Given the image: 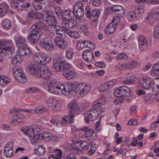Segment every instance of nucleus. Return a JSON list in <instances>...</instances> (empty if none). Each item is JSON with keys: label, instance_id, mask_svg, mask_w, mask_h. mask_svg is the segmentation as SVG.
<instances>
[{"label": "nucleus", "instance_id": "69168bd1", "mask_svg": "<svg viewBox=\"0 0 159 159\" xmlns=\"http://www.w3.org/2000/svg\"><path fill=\"white\" fill-rule=\"evenodd\" d=\"M14 142V139H11L6 144L5 148L13 149Z\"/></svg>", "mask_w": 159, "mask_h": 159}, {"label": "nucleus", "instance_id": "393cba45", "mask_svg": "<svg viewBox=\"0 0 159 159\" xmlns=\"http://www.w3.org/2000/svg\"><path fill=\"white\" fill-rule=\"evenodd\" d=\"M116 28V25L111 23L106 27L105 32L108 35H110L114 32Z\"/></svg>", "mask_w": 159, "mask_h": 159}, {"label": "nucleus", "instance_id": "338daca9", "mask_svg": "<svg viewBox=\"0 0 159 159\" xmlns=\"http://www.w3.org/2000/svg\"><path fill=\"white\" fill-rule=\"evenodd\" d=\"M139 48L141 50L145 51L147 49L148 44L147 42L139 44Z\"/></svg>", "mask_w": 159, "mask_h": 159}, {"label": "nucleus", "instance_id": "4468645a", "mask_svg": "<svg viewBox=\"0 0 159 159\" xmlns=\"http://www.w3.org/2000/svg\"><path fill=\"white\" fill-rule=\"evenodd\" d=\"M84 7L81 4L79 6H76L73 7L74 16L77 20H80L82 18L84 15Z\"/></svg>", "mask_w": 159, "mask_h": 159}, {"label": "nucleus", "instance_id": "7ed1b4c3", "mask_svg": "<svg viewBox=\"0 0 159 159\" xmlns=\"http://www.w3.org/2000/svg\"><path fill=\"white\" fill-rule=\"evenodd\" d=\"M12 72L16 80L21 83H24L27 81L26 76L24 74L22 69L20 67L14 66Z\"/></svg>", "mask_w": 159, "mask_h": 159}, {"label": "nucleus", "instance_id": "423d86ee", "mask_svg": "<svg viewBox=\"0 0 159 159\" xmlns=\"http://www.w3.org/2000/svg\"><path fill=\"white\" fill-rule=\"evenodd\" d=\"M52 76L51 72L49 69L46 67L41 70L39 78L43 79V83H48L53 79L51 77Z\"/></svg>", "mask_w": 159, "mask_h": 159}, {"label": "nucleus", "instance_id": "e2e57ef3", "mask_svg": "<svg viewBox=\"0 0 159 159\" xmlns=\"http://www.w3.org/2000/svg\"><path fill=\"white\" fill-rule=\"evenodd\" d=\"M23 1L19 0L16 9L18 10H22L24 9Z\"/></svg>", "mask_w": 159, "mask_h": 159}, {"label": "nucleus", "instance_id": "39448f33", "mask_svg": "<svg viewBox=\"0 0 159 159\" xmlns=\"http://www.w3.org/2000/svg\"><path fill=\"white\" fill-rule=\"evenodd\" d=\"M44 84H48V90L51 93L58 94L60 93L61 89L64 88L63 86L61 85V84H56V80L54 79L50 81L49 83Z\"/></svg>", "mask_w": 159, "mask_h": 159}, {"label": "nucleus", "instance_id": "e433bc0d", "mask_svg": "<svg viewBox=\"0 0 159 159\" xmlns=\"http://www.w3.org/2000/svg\"><path fill=\"white\" fill-rule=\"evenodd\" d=\"M2 25L3 28L6 30L10 29L11 26V22L8 19H4L2 21Z\"/></svg>", "mask_w": 159, "mask_h": 159}, {"label": "nucleus", "instance_id": "2eb2a0df", "mask_svg": "<svg viewBox=\"0 0 159 159\" xmlns=\"http://www.w3.org/2000/svg\"><path fill=\"white\" fill-rule=\"evenodd\" d=\"M65 62V60L62 57H57L53 61V67L54 70L57 71H61L62 64Z\"/></svg>", "mask_w": 159, "mask_h": 159}, {"label": "nucleus", "instance_id": "a878e982", "mask_svg": "<svg viewBox=\"0 0 159 159\" xmlns=\"http://www.w3.org/2000/svg\"><path fill=\"white\" fill-rule=\"evenodd\" d=\"M114 14H117V15L121 18L124 16V10L123 8L120 6L115 5V8Z\"/></svg>", "mask_w": 159, "mask_h": 159}, {"label": "nucleus", "instance_id": "ea45409f", "mask_svg": "<svg viewBox=\"0 0 159 159\" xmlns=\"http://www.w3.org/2000/svg\"><path fill=\"white\" fill-rule=\"evenodd\" d=\"M40 15V13L38 11L36 12L29 11L28 13V17L33 19H39V16Z\"/></svg>", "mask_w": 159, "mask_h": 159}, {"label": "nucleus", "instance_id": "473e14b6", "mask_svg": "<svg viewBox=\"0 0 159 159\" xmlns=\"http://www.w3.org/2000/svg\"><path fill=\"white\" fill-rule=\"evenodd\" d=\"M137 80L138 79L137 78L134 76H133L126 78V79L123 81V84H135Z\"/></svg>", "mask_w": 159, "mask_h": 159}, {"label": "nucleus", "instance_id": "2f4dec72", "mask_svg": "<svg viewBox=\"0 0 159 159\" xmlns=\"http://www.w3.org/2000/svg\"><path fill=\"white\" fill-rule=\"evenodd\" d=\"M151 83L150 84V87H151L154 90L157 88L159 89V78L150 79Z\"/></svg>", "mask_w": 159, "mask_h": 159}, {"label": "nucleus", "instance_id": "0eeeda50", "mask_svg": "<svg viewBox=\"0 0 159 159\" xmlns=\"http://www.w3.org/2000/svg\"><path fill=\"white\" fill-rule=\"evenodd\" d=\"M130 89L125 86H120L115 90L114 93L116 96L119 98L124 96L129 97L130 96Z\"/></svg>", "mask_w": 159, "mask_h": 159}, {"label": "nucleus", "instance_id": "6ab92c4d", "mask_svg": "<svg viewBox=\"0 0 159 159\" xmlns=\"http://www.w3.org/2000/svg\"><path fill=\"white\" fill-rule=\"evenodd\" d=\"M30 28L32 29L34 28V30L42 32L40 29L45 30L46 28V25L43 22H39L32 25Z\"/></svg>", "mask_w": 159, "mask_h": 159}, {"label": "nucleus", "instance_id": "864d4df0", "mask_svg": "<svg viewBox=\"0 0 159 159\" xmlns=\"http://www.w3.org/2000/svg\"><path fill=\"white\" fill-rule=\"evenodd\" d=\"M74 54V50L72 48H69L66 51V57L68 59H71L72 57Z\"/></svg>", "mask_w": 159, "mask_h": 159}, {"label": "nucleus", "instance_id": "9d476101", "mask_svg": "<svg viewBox=\"0 0 159 159\" xmlns=\"http://www.w3.org/2000/svg\"><path fill=\"white\" fill-rule=\"evenodd\" d=\"M39 44L42 48L47 49L49 51L54 49L51 41L46 37H43L40 40Z\"/></svg>", "mask_w": 159, "mask_h": 159}, {"label": "nucleus", "instance_id": "412c9836", "mask_svg": "<svg viewBox=\"0 0 159 159\" xmlns=\"http://www.w3.org/2000/svg\"><path fill=\"white\" fill-rule=\"evenodd\" d=\"M65 26L68 28H72L75 27L77 25V21L71 19H67L63 22Z\"/></svg>", "mask_w": 159, "mask_h": 159}, {"label": "nucleus", "instance_id": "cd10ccee", "mask_svg": "<svg viewBox=\"0 0 159 159\" xmlns=\"http://www.w3.org/2000/svg\"><path fill=\"white\" fill-rule=\"evenodd\" d=\"M61 15L64 22L67 19H70V18L74 16V13L72 11H65Z\"/></svg>", "mask_w": 159, "mask_h": 159}, {"label": "nucleus", "instance_id": "9b49d317", "mask_svg": "<svg viewBox=\"0 0 159 159\" xmlns=\"http://www.w3.org/2000/svg\"><path fill=\"white\" fill-rule=\"evenodd\" d=\"M49 0H33L32 5L34 8L39 10L44 9L46 7V3Z\"/></svg>", "mask_w": 159, "mask_h": 159}, {"label": "nucleus", "instance_id": "4be33fe9", "mask_svg": "<svg viewBox=\"0 0 159 159\" xmlns=\"http://www.w3.org/2000/svg\"><path fill=\"white\" fill-rule=\"evenodd\" d=\"M46 102L48 105L51 107H60V106L59 103L57 101L52 98H48L46 101Z\"/></svg>", "mask_w": 159, "mask_h": 159}, {"label": "nucleus", "instance_id": "72a5a7b5", "mask_svg": "<svg viewBox=\"0 0 159 159\" xmlns=\"http://www.w3.org/2000/svg\"><path fill=\"white\" fill-rule=\"evenodd\" d=\"M22 131L24 134L27 135L30 137H32L34 136L32 129L30 127H24L22 129Z\"/></svg>", "mask_w": 159, "mask_h": 159}, {"label": "nucleus", "instance_id": "c756f323", "mask_svg": "<svg viewBox=\"0 0 159 159\" xmlns=\"http://www.w3.org/2000/svg\"><path fill=\"white\" fill-rule=\"evenodd\" d=\"M63 75L67 80H70L75 76V73L73 70H70L66 72H63Z\"/></svg>", "mask_w": 159, "mask_h": 159}, {"label": "nucleus", "instance_id": "dca6fc26", "mask_svg": "<svg viewBox=\"0 0 159 159\" xmlns=\"http://www.w3.org/2000/svg\"><path fill=\"white\" fill-rule=\"evenodd\" d=\"M116 83V81L113 80L103 84L100 86L99 91L100 92H103L108 90L112 87Z\"/></svg>", "mask_w": 159, "mask_h": 159}, {"label": "nucleus", "instance_id": "a18cd8bd", "mask_svg": "<svg viewBox=\"0 0 159 159\" xmlns=\"http://www.w3.org/2000/svg\"><path fill=\"white\" fill-rule=\"evenodd\" d=\"M0 81V84L2 85H5L9 83V79L6 76L1 75Z\"/></svg>", "mask_w": 159, "mask_h": 159}, {"label": "nucleus", "instance_id": "c85d7f7f", "mask_svg": "<svg viewBox=\"0 0 159 159\" xmlns=\"http://www.w3.org/2000/svg\"><path fill=\"white\" fill-rule=\"evenodd\" d=\"M91 89V85L89 84H84L83 85L82 90L80 91V95L83 96L88 93Z\"/></svg>", "mask_w": 159, "mask_h": 159}, {"label": "nucleus", "instance_id": "1a4fd4ad", "mask_svg": "<svg viewBox=\"0 0 159 159\" xmlns=\"http://www.w3.org/2000/svg\"><path fill=\"white\" fill-rule=\"evenodd\" d=\"M78 129V131L82 130L85 131L84 134L86 139L89 141H93L97 137V132L94 131L88 127H84Z\"/></svg>", "mask_w": 159, "mask_h": 159}, {"label": "nucleus", "instance_id": "13d9d810", "mask_svg": "<svg viewBox=\"0 0 159 159\" xmlns=\"http://www.w3.org/2000/svg\"><path fill=\"white\" fill-rule=\"evenodd\" d=\"M42 136L43 139H45V141H48L51 140L52 134L50 133H44L43 134Z\"/></svg>", "mask_w": 159, "mask_h": 159}, {"label": "nucleus", "instance_id": "5fc2aeb1", "mask_svg": "<svg viewBox=\"0 0 159 159\" xmlns=\"http://www.w3.org/2000/svg\"><path fill=\"white\" fill-rule=\"evenodd\" d=\"M14 118L16 119V120H13V121H11V122H15V123L16 121V122H20L21 123L22 122L23 123V121H19L18 120L22 119L24 117V115L18 113L17 115H14L13 116Z\"/></svg>", "mask_w": 159, "mask_h": 159}, {"label": "nucleus", "instance_id": "aec40b11", "mask_svg": "<svg viewBox=\"0 0 159 159\" xmlns=\"http://www.w3.org/2000/svg\"><path fill=\"white\" fill-rule=\"evenodd\" d=\"M16 45L17 47L19 48L26 47L27 46V43L25 39L21 36L19 37L16 41Z\"/></svg>", "mask_w": 159, "mask_h": 159}, {"label": "nucleus", "instance_id": "5701e85b", "mask_svg": "<svg viewBox=\"0 0 159 159\" xmlns=\"http://www.w3.org/2000/svg\"><path fill=\"white\" fill-rule=\"evenodd\" d=\"M9 7L5 3H2L0 4V16H3L7 12Z\"/></svg>", "mask_w": 159, "mask_h": 159}, {"label": "nucleus", "instance_id": "7c9ffc66", "mask_svg": "<svg viewBox=\"0 0 159 159\" xmlns=\"http://www.w3.org/2000/svg\"><path fill=\"white\" fill-rule=\"evenodd\" d=\"M64 31L66 33L72 38L78 39L79 38L78 33L76 31L71 30L67 29H65Z\"/></svg>", "mask_w": 159, "mask_h": 159}, {"label": "nucleus", "instance_id": "37998d69", "mask_svg": "<svg viewBox=\"0 0 159 159\" xmlns=\"http://www.w3.org/2000/svg\"><path fill=\"white\" fill-rule=\"evenodd\" d=\"M22 57L19 55H16L13 58L11 61V63L13 65L17 64L18 62H20L22 61Z\"/></svg>", "mask_w": 159, "mask_h": 159}, {"label": "nucleus", "instance_id": "c03bdc74", "mask_svg": "<svg viewBox=\"0 0 159 159\" xmlns=\"http://www.w3.org/2000/svg\"><path fill=\"white\" fill-rule=\"evenodd\" d=\"M71 66L70 64L68 63H66L63 62L62 64L61 71H63V72H66L67 70H69L71 68Z\"/></svg>", "mask_w": 159, "mask_h": 159}, {"label": "nucleus", "instance_id": "774afa93", "mask_svg": "<svg viewBox=\"0 0 159 159\" xmlns=\"http://www.w3.org/2000/svg\"><path fill=\"white\" fill-rule=\"evenodd\" d=\"M127 57L128 56L126 55L125 53L123 52L118 54L116 57V59L118 60L121 59H126Z\"/></svg>", "mask_w": 159, "mask_h": 159}, {"label": "nucleus", "instance_id": "bb28decb", "mask_svg": "<svg viewBox=\"0 0 159 159\" xmlns=\"http://www.w3.org/2000/svg\"><path fill=\"white\" fill-rule=\"evenodd\" d=\"M139 86L146 90H148L149 87V80L148 79H142L139 81Z\"/></svg>", "mask_w": 159, "mask_h": 159}, {"label": "nucleus", "instance_id": "bf43d9fd", "mask_svg": "<svg viewBox=\"0 0 159 159\" xmlns=\"http://www.w3.org/2000/svg\"><path fill=\"white\" fill-rule=\"evenodd\" d=\"M32 129V131L34 133V135L37 133L40 132L41 130V127L39 125H34Z\"/></svg>", "mask_w": 159, "mask_h": 159}, {"label": "nucleus", "instance_id": "79ce46f5", "mask_svg": "<svg viewBox=\"0 0 159 159\" xmlns=\"http://www.w3.org/2000/svg\"><path fill=\"white\" fill-rule=\"evenodd\" d=\"M127 64L128 69H132L137 66L138 62L136 60H132Z\"/></svg>", "mask_w": 159, "mask_h": 159}, {"label": "nucleus", "instance_id": "ddd939ff", "mask_svg": "<svg viewBox=\"0 0 159 159\" xmlns=\"http://www.w3.org/2000/svg\"><path fill=\"white\" fill-rule=\"evenodd\" d=\"M27 70L30 73L39 78L41 69L38 65L34 64L29 66Z\"/></svg>", "mask_w": 159, "mask_h": 159}, {"label": "nucleus", "instance_id": "b1692460", "mask_svg": "<svg viewBox=\"0 0 159 159\" xmlns=\"http://www.w3.org/2000/svg\"><path fill=\"white\" fill-rule=\"evenodd\" d=\"M40 15L42 19L45 22H46L52 16L51 12L47 10L43 11Z\"/></svg>", "mask_w": 159, "mask_h": 159}, {"label": "nucleus", "instance_id": "de8ad7c7", "mask_svg": "<svg viewBox=\"0 0 159 159\" xmlns=\"http://www.w3.org/2000/svg\"><path fill=\"white\" fill-rule=\"evenodd\" d=\"M59 117V116H52L51 119L50 120L51 123L53 125H57L58 124L59 121V119H58Z\"/></svg>", "mask_w": 159, "mask_h": 159}, {"label": "nucleus", "instance_id": "a19ab883", "mask_svg": "<svg viewBox=\"0 0 159 159\" xmlns=\"http://www.w3.org/2000/svg\"><path fill=\"white\" fill-rule=\"evenodd\" d=\"M115 8V5H114L111 7H109L106 8L104 11L105 14L107 15H109L111 14H114Z\"/></svg>", "mask_w": 159, "mask_h": 159}, {"label": "nucleus", "instance_id": "0e129e2a", "mask_svg": "<svg viewBox=\"0 0 159 159\" xmlns=\"http://www.w3.org/2000/svg\"><path fill=\"white\" fill-rule=\"evenodd\" d=\"M43 53H36L34 54L33 55V58L34 61L37 62H38L40 58L41 57Z\"/></svg>", "mask_w": 159, "mask_h": 159}, {"label": "nucleus", "instance_id": "f3484780", "mask_svg": "<svg viewBox=\"0 0 159 159\" xmlns=\"http://www.w3.org/2000/svg\"><path fill=\"white\" fill-rule=\"evenodd\" d=\"M57 45L62 49H65L67 47V43L64 39L57 38L55 40Z\"/></svg>", "mask_w": 159, "mask_h": 159}, {"label": "nucleus", "instance_id": "6e6d98bb", "mask_svg": "<svg viewBox=\"0 0 159 159\" xmlns=\"http://www.w3.org/2000/svg\"><path fill=\"white\" fill-rule=\"evenodd\" d=\"M46 22L51 26L52 25H55L56 22V19L55 17L52 16Z\"/></svg>", "mask_w": 159, "mask_h": 159}, {"label": "nucleus", "instance_id": "f8f14e48", "mask_svg": "<svg viewBox=\"0 0 159 159\" xmlns=\"http://www.w3.org/2000/svg\"><path fill=\"white\" fill-rule=\"evenodd\" d=\"M82 57L84 60L89 63H92L95 59L93 52L90 50H84L82 53Z\"/></svg>", "mask_w": 159, "mask_h": 159}, {"label": "nucleus", "instance_id": "3c124183", "mask_svg": "<svg viewBox=\"0 0 159 159\" xmlns=\"http://www.w3.org/2000/svg\"><path fill=\"white\" fill-rule=\"evenodd\" d=\"M100 15V11L97 9H93V13L92 16L93 20H95L96 21L97 20H98V18Z\"/></svg>", "mask_w": 159, "mask_h": 159}, {"label": "nucleus", "instance_id": "f704fd0d", "mask_svg": "<svg viewBox=\"0 0 159 159\" xmlns=\"http://www.w3.org/2000/svg\"><path fill=\"white\" fill-rule=\"evenodd\" d=\"M136 13L133 11H129L127 14V17L129 21L133 22L136 19Z\"/></svg>", "mask_w": 159, "mask_h": 159}, {"label": "nucleus", "instance_id": "09e8293b", "mask_svg": "<svg viewBox=\"0 0 159 159\" xmlns=\"http://www.w3.org/2000/svg\"><path fill=\"white\" fill-rule=\"evenodd\" d=\"M87 42L86 41L84 40L79 42L76 45L77 49L81 50L83 49L84 47V45L87 44Z\"/></svg>", "mask_w": 159, "mask_h": 159}, {"label": "nucleus", "instance_id": "f257e3e1", "mask_svg": "<svg viewBox=\"0 0 159 159\" xmlns=\"http://www.w3.org/2000/svg\"><path fill=\"white\" fill-rule=\"evenodd\" d=\"M70 112L69 113L67 116H64L62 119V122L64 124L73 123L74 120L73 118L75 117V114H78L79 113L80 109L78 107L76 102L75 101H71L69 102L68 105Z\"/></svg>", "mask_w": 159, "mask_h": 159}, {"label": "nucleus", "instance_id": "20e7f679", "mask_svg": "<svg viewBox=\"0 0 159 159\" xmlns=\"http://www.w3.org/2000/svg\"><path fill=\"white\" fill-rule=\"evenodd\" d=\"M34 29L30 28L29 34L27 37L28 40L32 44L37 43L42 35V32L34 30Z\"/></svg>", "mask_w": 159, "mask_h": 159}, {"label": "nucleus", "instance_id": "58836bf2", "mask_svg": "<svg viewBox=\"0 0 159 159\" xmlns=\"http://www.w3.org/2000/svg\"><path fill=\"white\" fill-rule=\"evenodd\" d=\"M13 153V149L4 148L3 154L5 157H10L12 156Z\"/></svg>", "mask_w": 159, "mask_h": 159}, {"label": "nucleus", "instance_id": "680f3d73", "mask_svg": "<svg viewBox=\"0 0 159 159\" xmlns=\"http://www.w3.org/2000/svg\"><path fill=\"white\" fill-rule=\"evenodd\" d=\"M75 85H76L75 87L76 89V93H79L80 94V91H81L80 89H82V88H83L84 84L81 83L80 84L78 82H75Z\"/></svg>", "mask_w": 159, "mask_h": 159}, {"label": "nucleus", "instance_id": "49530a36", "mask_svg": "<svg viewBox=\"0 0 159 159\" xmlns=\"http://www.w3.org/2000/svg\"><path fill=\"white\" fill-rule=\"evenodd\" d=\"M87 17L89 18H92L93 10H91L89 6H87L85 9Z\"/></svg>", "mask_w": 159, "mask_h": 159}, {"label": "nucleus", "instance_id": "a211bd4d", "mask_svg": "<svg viewBox=\"0 0 159 159\" xmlns=\"http://www.w3.org/2000/svg\"><path fill=\"white\" fill-rule=\"evenodd\" d=\"M52 57L50 55H45L43 54L41 57L40 58L38 63L40 64L45 65L48 63L51 60Z\"/></svg>", "mask_w": 159, "mask_h": 159}, {"label": "nucleus", "instance_id": "6e6552de", "mask_svg": "<svg viewBox=\"0 0 159 159\" xmlns=\"http://www.w3.org/2000/svg\"><path fill=\"white\" fill-rule=\"evenodd\" d=\"M85 120L87 123H89V121L95 120L97 118L99 117L98 111L95 109H91L85 112L84 113Z\"/></svg>", "mask_w": 159, "mask_h": 159}, {"label": "nucleus", "instance_id": "052dcab7", "mask_svg": "<svg viewBox=\"0 0 159 159\" xmlns=\"http://www.w3.org/2000/svg\"><path fill=\"white\" fill-rule=\"evenodd\" d=\"M154 34L156 38L159 40V24L155 27L154 29Z\"/></svg>", "mask_w": 159, "mask_h": 159}, {"label": "nucleus", "instance_id": "c9c22d12", "mask_svg": "<svg viewBox=\"0 0 159 159\" xmlns=\"http://www.w3.org/2000/svg\"><path fill=\"white\" fill-rule=\"evenodd\" d=\"M97 148V146L95 144L90 143L87 151L89 155H92L94 153Z\"/></svg>", "mask_w": 159, "mask_h": 159}, {"label": "nucleus", "instance_id": "4d7b16f0", "mask_svg": "<svg viewBox=\"0 0 159 159\" xmlns=\"http://www.w3.org/2000/svg\"><path fill=\"white\" fill-rule=\"evenodd\" d=\"M121 17L117 15L115 16L113 18L111 23H113L114 25H115L116 26L119 24L120 21V18Z\"/></svg>", "mask_w": 159, "mask_h": 159}, {"label": "nucleus", "instance_id": "f03ea898", "mask_svg": "<svg viewBox=\"0 0 159 159\" xmlns=\"http://www.w3.org/2000/svg\"><path fill=\"white\" fill-rule=\"evenodd\" d=\"M8 42L6 40H0V54H2V57L6 56L11 57V56L15 52L14 48L12 47H7Z\"/></svg>", "mask_w": 159, "mask_h": 159}, {"label": "nucleus", "instance_id": "8fccbe9b", "mask_svg": "<svg viewBox=\"0 0 159 159\" xmlns=\"http://www.w3.org/2000/svg\"><path fill=\"white\" fill-rule=\"evenodd\" d=\"M47 110L44 108L41 107H37L34 109V111L36 114H41L47 111Z\"/></svg>", "mask_w": 159, "mask_h": 159}, {"label": "nucleus", "instance_id": "603ef678", "mask_svg": "<svg viewBox=\"0 0 159 159\" xmlns=\"http://www.w3.org/2000/svg\"><path fill=\"white\" fill-rule=\"evenodd\" d=\"M153 70L154 74L159 75V61L156 62L152 67Z\"/></svg>", "mask_w": 159, "mask_h": 159}, {"label": "nucleus", "instance_id": "4c0bfd02", "mask_svg": "<svg viewBox=\"0 0 159 159\" xmlns=\"http://www.w3.org/2000/svg\"><path fill=\"white\" fill-rule=\"evenodd\" d=\"M45 150L44 148L42 146H39L38 149H35V153L39 156H42L45 153Z\"/></svg>", "mask_w": 159, "mask_h": 159}]
</instances>
